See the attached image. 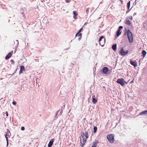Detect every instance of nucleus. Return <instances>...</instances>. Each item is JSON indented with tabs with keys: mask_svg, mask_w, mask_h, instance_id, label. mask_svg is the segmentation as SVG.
<instances>
[{
	"mask_svg": "<svg viewBox=\"0 0 147 147\" xmlns=\"http://www.w3.org/2000/svg\"><path fill=\"white\" fill-rule=\"evenodd\" d=\"M127 38L129 42L132 43L133 41V35L132 33L129 29L127 30Z\"/></svg>",
	"mask_w": 147,
	"mask_h": 147,
	"instance_id": "nucleus-1",
	"label": "nucleus"
},
{
	"mask_svg": "<svg viewBox=\"0 0 147 147\" xmlns=\"http://www.w3.org/2000/svg\"><path fill=\"white\" fill-rule=\"evenodd\" d=\"M116 82L117 83L120 84L122 86H124L125 84H127V82H126L123 78L117 79Z\"/></svg>",
	"mask_w": 147,
	"mask_h": 147,
	"instance_id": "nucleus-2",
	"label": "nucleus"
},
{
	"mask_svg": "<svg viewBox=\"0 0 147 147\" xmlns=\"http://www.w3.org/2000/svg\"><path fill=\"white\" fill-rule=\"evenodd\" d=\"M114 135L113 134H110L107 136V138L109 142L111 143H113L114 142Z\"/></svg>",
	"mask_w": 147,
	"mask_h": 147,
	"instance_id": "nucleus-3",
	"label": "nucleus"
},
{
	"mask_svg": "<svg viewBox=\"0 0 147 147\" xmlns=\"http://www.w3.org/2000/svg\"><path fill=\"white\" fill-rule=\"evenodd\" d=\"M128 51L127 50L126 51H124L123 48H122L119 51L120 53L122 55H125L127 54L128 53Z\"/></svg>",
	"mask_w": 147,
	"mask_h": 147,
	"instance_id": "nucleus-4",
	"label": "nucleus"
},
{
	"mask_svg": "<svg viewBox=\"0 0 147 147\" xmlns=\"http://www.w3.org/2000/svg\"><path fill=\"white\" fill-rule=\"evenodd\" d=\"M109 71V69L107 67H104L102 69L103 73L105 74H109V73H108V71Z\"/></svg>",
	"mask_w": 147,
	"mask_h": 147,
	"instance_id": "nucleus-5",
	"label": "nucleus"
},
{
	"mask_svg": "<svg viewBox=\"0 0 147 147\" xmlns=\"http://www.w3.org/2000/svg\"><path fill=\"white\" fill-rule=\"evenodd\" d=\"M104 36H101L99 38V44L102 47H103L104 46L105 44V39H104V42L103 43L101 44V40H102Z\"/></svg>",
	"mask_w": 147,
	"mask_h": 147,
	"instance_id": "nucleus-6",
	"label": "nucleus"
},
{
	"mask_svg": "<svg viewBox=\"0 0 147 147\" xmlns=\"http://www.w3.org/2000/svg\"><path fill=\"white\" fill-rule=\"evenodd\" d=\"M13 53V51H12L7 54L5 58V59H9L11 57Z\"/></svg>",
	"mask_w": 147,
	"mask_h": 147,
	"instance_id": "nucleus-7",
	"label": "nucleus"
},
{
	"mask_svg": "<svg viewBox=\"0 0 147 147\" xmlns=\"http://www.w3.org/2000/svg\"><path fill=\"white\" fill-rule=\"evenodd\" d=\"M54 141V139H52L50 141L48 145V147H51L52 146Z\"/></svg>",
	"mask_w": 147,
	"mask_h": 147,
	"instance_id": "nucleus-8",
	"label": "nucleus"
},
{
	"mask_svg": "<svg viewBox=\"0 0 147 147\" xmlns=\"http://www.w3.org/2000/svg\"><path fill=\"white\" fill-rule=\"evenodd\" d=\"M25 70L24 66L22 65L20 66V70L19 71L20 74H21L23 73V71Z\"/></svg>",
	"mask_w": 147,
	"mask_h": 147,
	"instance_id": "nucleus-9",
	"label": "nucleus"
},
{
	"mask_svg": "<svg viewBox=\"0 0 147 147\" xmlns=\"http://www.w3.org/2000/svg\"><path fill=\"white\" fill-rule=\"evenodd\" d=\"M99 143L98 140H95L94 142H93V145L91 147H96L97 146V144Z\"/></svg>",
	"mask_w": 147,
	"mask_h": 147,
	"instance_id": "nucleus-10",
	"label": "nucleus"
},
{
	"mask_svg": "<svg viewBox=\"0 0 147 147\" xmlns=\"http://www.w3.org/2000/svg\"><path fill=\"white\" fill-rule=\"evenodd\" d=\"M130 64L134 66V67L137 66V62L136 61H133L132 60H130Z\"/></svg>",
	"mask_w": 147,
	"mask_h": 147,
	"instance_id": "nucleus-11",
	"label": "nucleus"
},
{
	"mask_svg": "<svg viewBox=\"0 0 147 147\" xmlns=\"http://www.w3.org/2000/svg\"><path fill=\"white\" fill-rule=\"evenodd\" d=\"M125 23L128 26H130L131 24L130 21L127 18L125 21Z\"/></svg>",
	"mask_w": 147,
	"mask_h": 147,
	"instance_id": "nucleus-12",
	"label": "nucleus"
},
{
	"mask_svg": "<svg viewBox=\"0 0 147 147\" xmlns=\"http://www.w3.org/2000/svg\"><path fill=\"white\" fill-rule=\"evenodd\" d=\"M112 49L114 51H115L117 49V45L116 44H115L113 45L112 46Z\"/></svg>",
	"mask_w": 147,
	"mask_h": 147,
	"instance_id": "nucleus-13",
	"label": "nucleus"
},
{
	"mask_svg": "<svg viewBox=\"0 0 147 147\" xmlns=\"http://www.w3.org/2000/svg\"><path fill=\"white\" fill-rule=\"evenodd\" d=\"M142 56L144 57L146 55V52L145 51L143 50L142 51Z\"/></svg>",
	"mask_w": 147,
	"mask_h": 147,
	"instance_id": "nucleus-14",
	"label": "nucleus"
},
{
	"mask_svg": "<svg viewBox=\"0 0 147 147\" xmlns=\"http://www.w3.org/2000/svg\"><path fill=\"white\" fill-rule=\"evenodd\" d=\"M147 114V110H145L140 112L139 114L140 115H146Z\"/></svg>",
	"mask_w": 147,
	"mask_h": 147,
	"instance_id": "nucleus-15",
	"label": "nucleus"
},
{
	"mask_svg": "<svg viewBox=\"0 0 147 147\" xmlns=\"http://www.w3.org/2000/svg\"><path fill=\"white\" fill-rule=\"evenodd\" d=\"M82 138V142H83V143L85 144L86 142V140L85 138H84V137H83V136L82 135H81V136H80V138Z\"/></svg>",
	"mask_w": 147,
	"mask_h": 147,
	"instance_id": "nucleus-16",
	"label": "nucleus"
},
{
	"mask_svg": "<svg viewBox=\"0 0 147 147\" xmlns=\"http://www.w3.org/2000/svg\"><path fill=\"white\" fill-rule=\"evenodd\" d=\"M73 14L74 15V16H73L74 18V19H77V18H76V16H77L78 15L76 11H73Z\"/></svg>",
	"mask_w": 147,
	"mask_h": 147,
	"instance_id": "nucleus-17",
	"label": "nucleus"
},
{
	"mask_svg": "<svg viewBox=\"0 0 147 147\" xmlns=\"http://www.w3.org/2000/svg\"><path fill=\"white\" fill-rule=\"evenodd\" d=\"M92 101L94 104H95L97 102V100L95 98H93Z\"/></svg>",
	"mask_w": 147,
	"mask_h": 147,
	"instance_id": "nucleus-18",
	"label": "nucleus"
},
{
	"mask_svg": "<svg viewBox=\"0 0 147 147\" xmlns=\"http://www.w3.org/2000/svg\"><path fill=\"white\" fill-rule=\"evenodd\" d=\"M97 129V127H96L95 126H94L93 127V130H94V133H96V132Z\"/></svg>",
	"mask_w": 147,
	"mask_h": 147,
	"instance_id": "nucleus-19",
	"label": "nucleus"
},
{
	"mask_svg": "<svg viewBox=\"0 0 147 147\" xmlns=\"http://www.w3.org/2000/svg\"><path fill=\"white\" fill-rule=\"evenodd\" d=\"M82 33H80L78 35V40H80V39H81V38H82Z\"/></svg>",
	"mask_w": 147,
	"mask_h": 147,
	"instance_id": "nucleus-20",
	"label": "nucleus"
},
{
	"mask_svg": "<svg viewBox=\"0 0 147 147\" xmlns=\"http://www.w3.org/2000/svg\"><path fill=\"white\" fill-rule=\"evenodd\" d=\"M84 136L86 137V139L88 138V133L87 131L85 132L84 134Z\"/></svg>",
	"mask_w": 147,
	"mask_h": 147,
	"instance_id": "nucleus-21",
	"label": "nucleus"
},
{
	"mask_svg": "<svg viewBox=\"0 0 147 147\" xmlns=\"http://www.w3.org/2000/svg\"><path fill=\"white\" fill-rule=\"evenodd\" d=\"M130 1H129V2H128L127 4V8L128 9H129L130 7Z\"/></svg>",
	"mask_w": 147,
	"mask_h": 147,
	"instance_id": "nucleus-22",
	"label": "nucleus"
},
{
	"mask_svg": "<svg viewBox=\"0 0 147 147\" xmlns=\"http://www.w3.org/2000/svg\"><path fill=\"white\" fill-rule=\"evenodd\" d=\"M121 32L117 31L116 35L117 37L119 36L121 34Z\"/></svg>",
	"mask_w": 147,
	"mask_h": 147,
	"instance_id": "nucleus-23",
	"label": "nucleus"
},
{
	"mask_svg": "<svg viewBox=\"0 0 147 147\" xmlns=\"http://www.w3.org/2000/svg\"><path fill=\"white\" fill-rule=\"evenodd\" d=\"M7 134H6V135H5V137L6 138V140L7 141V145H8V138L7 137Z\"/></svg>",
	"mask_w": 147,
	"mask_h": 147,
	"instance_id": "nucleus-24",
	"label": "nucleus"
},
{
	"mask_svg": "<svg viewBox=\"0 0 147 147\" xmlns=\"http://www.w3.org/2000/svg\"><path fill=\"white\" fill-rule=\"evenodd\" d=\"M127 19L128 18L129 19H130V20H132V16H128L127 17Z\"/></svg>",
	"mask_w": 147,
	"mask_h": 147,
	"instance_id": "nucleus-25",
	"label": "nucleus"
},
{
	"mask_svg": "<svg viewBox=\"0 0 147 147\" xmlns=\"http://www.w3.org/2000/svg\"><path fill=\"white\" fill-rule=\"evenodd\" d=\"M80 142L81 143V144L82 147H83V146H84V145H85V144L84 143L82 144V142L81 141V140H80Z\"/></svg>",
	"mask_w": 147,
	"mask_h": 147,
	"instance_id": "nucleus-26",
	"label": "nucleus"
},
{
	"mask_svg": "<svg viewBox=\"0 0 147 147\" xmlns=\"http://www.w3.org/2000/svg\"><path fill=\"white\" fill-rule=\"evenodd\" d=\"M88 10H89V8H87L86 9V13H88Z\"/></svg>",
	"mask_w": 147,
	"mask_h": 147,
	"instance_id": "nucleus-27",
	"label": "nucleus"
},
{
	"mask_svg": "<svg viewBox=\"0 0 147 147\" xmlns=\"http://www.w3.org/2000/svg\"><path fill=\"white\" fill-rule=\"evenodd\" d=\"M7 131V134H9V133L10 134V131L9 130V129H7V131Z\"/></svg>",
	"mask_w": 147,
	"mask_h": 147,
	"instance_id": "nucleus-28",
	"label": "nucleus"
},
{
	"mask_svg": "<svg viewBox=\"0 0 147 147\" xmlns=\"http://www.w3.org/2000/svg\"><path fill=\"white\" fill-rule=\"evenodd\" d=\"M82 30L83 28H81L78 31L79 33H80V32H81L82 31Z\"/></svg>",
	"mask_w": 147,
	"mask_h": 147,
	"instance_id": "nucleus-29",
	"label": "nucleus"
},
{
	"mask_svg": "<svg viewBox=\"0 0 147 147\" xmlns=\"http://www.w3.org/2000/svg\"><path fill=\"white\" fill-rule=\"evenodd\" d=\"M25 129V127H23L22 126L21 127V130L22 131H24Z\"/></svg>",
	"mask_w": 147,
	"mask_h": 147,
	"instance_id": "nucleus-30",
	"label": "nucleus"
},
{
	"mask_svg": "<svg viewBox=\"0 0 147 147\" xmlns=\"http://www.w3.org/2000/svg\"><path fill=\"white\" fill-rule=\"evenodd\" d=\"M62 111H63L62 110H60V111H59V115H60L62 113Z\"/></svg>",
	"mask_w": 147,
	"mask_h": 147,
	"instance_id": "nucleus-31",
	"label": "nucleus"
},
{
	"mask_svg": "<svg viewBox=\"0 0 147 147\" xmlns=\"http://www.w3.org/2000/svg\"><path fill=\"white\" fill-rule=\"evenodd\" d=\"M16 42L17 43V44L16 46L17 47H18V44H19L18 41V40H16Z\"/></svg>",
	"mask_w": 147,
	"mask_h": 147,
	"instance_id": "nucleus-32",
	"label": "nucleus"
},
{
	"mask_svg": "<svg viewBox=\"0 0 147 147\" xmlns=\"http://www.w3.org/2000/svg\"><path fill=\"white\" fill-rule=\"evenodd\" d=\"M12 104L14 105H16V101H13L12 102Z\"/></svg>",
	"mask_w": 147,
	"mask_h": 147,
	"instance_id": "nucleus-33",
	"label": "nucleus"
},
{
	"mask_svg": "<svg viewBox=\"0 0 147 147\" xmlns=\"http://www.w3.org/2000/svg\"><path fill=\"white\" fill-rule=\"evenodd\" d=\"M123 28V27L122 26H119V27L118 28L120 29L121 30V29H122Z\"/></svg>",
	"mask_w": 147,
	"mask_h": 147,
	"instance_id": "nucleus-34",
	"label": "nucleus"
},
{
	"mask_svg": "<svg viewBox=\"0 0 147 147\" xmlns=\"http://www.w3.org/2000/svg\"><path fill=\"white\" fill-rule=\"evenodd\" d=\"M80 34V33H79L78 32L76 34L75 36L76 37H77V36H78V35Z\"/></svg>",
	"mask_w": 147,
	"mask_h": 147,
	"instance_id": "nucleus-35",
	"label": "nucleus"
},
{
	"mask_svg": "<svg viewBox=\"0 0 147 147\" xmlns=\"http://www.w3.org/2000/svg\"><path fill=\"white\" fill-rule=\"evenodd\" d=\"M60 111V110H59V111H57V112L56 113V117L57 116V114L59 113V112Z\"/></svg>",
	"mask_w": 147,
	"mask_h": 147,
	"instance_id": "nucleus-36",
	"label": "nucleus"
},
{
	"mask_svg": "<svg viewBox=\"0 0 147 147\" xmlns=\"http://www.w3.org/2000/svg\"><path fill=\"white\" fill-rule=\"evenodd\" d=\"M60 111V110H59V111H57V112L56 113V117L57 116V114L59 113V112Z\"/></svg>",
	"mask_w": 147,
	"mask_h": 147,
	"instance_id": "nucleus-37",
	"label": "nucleus"
},
{
	"mask_svg": "<svg viewBox=\"0 0 147 147\" xmlns=\"http://www.w3.org/2000/svg\"><path fill=\"white\" fill-rule=\"evenodd\" d=\"M11 62L12 63H13V64H14V61L13 60H11Z\"/></svg>",
	"mask_w": 147,
	"mask_h": 147,
	"instance_id": "nucleus-38",
	"label": "nucleus"
},
{
	"mask_svg": "<svg viewBox=\"0 0 147 147\" xmlns=\"http://www.w3.org/2000/svg\"><path fill=\"white\" fill-rule=\"evenodd\" d=\"M70 1L69 0H66L65 2L67 3H69Z\"/></svg>",
	"mask_w": 147,
	"mask_h": 147,
	"instance_id": "nucleus-39",
	"label": "nucleus"
},
{
	"mask_svg": "<svg viewBox=\"0 0 147 147\" xmlns=\"http://www.w3.org/2000/svg\"><path fill=\"white\" fill-rule=\"evenodd\" d=\"M6 116L7 117L8 116V112L7 111L6 112Z\"/></svg>",
	"mask_w": 147,
	"mask_h": 147,
	"instance_id": "nucleus-40",
	"label": "nucleus"
},
{
	"mask_svg": "<svg viewBox=\"0 0 147 147\" xmlns=\"http://www.w3.org/2000/svg\"><path fill=\"white\" fill-rule=\"evenodd\" d=\"M82 135L83 136V137H84V132L82 133Z\"/></svg>",
	"mask_w": 147,
	"mask_h": 147,
	"instance_id": "nucleus-41",
	"label": "nucleus"
},
{
	"mask_svg": "<svg viewBox=\"0 0 147 147\" xmlns=\"http://www.w3.org/2000/svg\"><path fill=\"white\" fill-rule=\"evenodd\" d=\"M121 30L119 29V28H118V30H117V31H118V32H121L120 31H121Z\"/></svg>",
	"mask_w": 147,
	"mask_h": 147,
	"instance_id": "nucleus-42",
	"label": "nucleus"
},
{
	"mask_svg": "<svg viewBox=\"0 0 147 147\" xmlns=\"http://www.w3.org/2000/svg\"><path fill=\"white\" fill-rule=\"evenodd\" d=\"M129 11V9H128L127 11H126V13H128Z\"/></svg>",
	"mask_w": 147,
	"mask_h": 147,
	"instance_id": "nucleus-43",
	"label": "nucleus"
},
{
	"mask_svg": "<svg viewBox=\"0 0 147 147\" xmlns=\"http://www.w3.org/2000/svg\"><path fill=\"white\" fill-rule=\"evenodd\" d=\"M136 15V13H135L134 14V16Z\"/></svg>",
	"mask_w": 147,
	"mask_h": 147,
	"instance_id": "nucleus-44",
	"label": "nucleus"
},
{
	"mask_svg": "<svg viewBox=\"0 0 147 147\" xmlns=\"http://www.w3.org/2000/svg\"><path fill=\"white\" fill-rule=\"evenodd\" d=\"M127 32H126L125 33V35H126V34Z\"/></svg>",
	"mask_w": 147,
	"mask_h": 147,
	"instance_id": "nucleus-45",
	"label": "nucleus"
},
{
	"mask_svg": "<svg viewBox=\"0 0 147 147\" xmlns=\"http://www.w3.org/2000/svg\"><path fill=\"white\" fill-rule=\"evenodd\" d=\"M137 2V0H136L135 1V2Z\"/></svg>",
	"mask_w": 147,
	"mask_h": 147,
	"instance_id": "nucleus-46",
	"label": "nucleus"
},
{
	"mask_svg": "<svg viewBox=\"0 0 147 147\" xmlns=\"http://www.w3.org/2000/svg\"><path fill=\"white\" fill-rule=\"evenodd\" d=\"M85 119H86V118H84V120H85Z\"/></svg>",
	"mask_w": 147,
	"mask_h": 147,
	"instance_id": "nucleus-47",
	"label": "nucleus"
},
{
	"mask_svg": "<svg viewBox=\"0 0 147 147\" xmlns=\"http://www.w3.org/2000/svg\"><path fill=\"white\" fill-rule=\"evenodd\" d=\"M103 42H101V44H102V43H103Z\"/></svg>",
	"mask_w": 147,
	"mask_h": 147,
	"instance_id": "nucleus-48",
	"label": "nucleus"
},
{
	"mask_svg": "<svg viewBox=\"0 0 147 147\" xmlns=\"http://www.w3.org/2000/svg\"><path fill=\"white\" fill-rule=\"evenodd\" d=\"M23 13V12H22L21 13L22 14V13Z\"/></svg>",
	"mask_w": 147,
	"mask_h": 147,
	"instance_id": "nucleus-49",
	"label": "nucleus"
}]
</instances>
